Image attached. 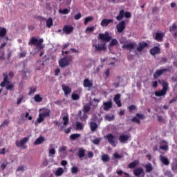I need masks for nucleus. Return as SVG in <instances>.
<instances>
[{"label": "nucleus", "mask_w": 177, "mask_h": 177, "mask_svg": "<svg viewBox=\"0 0 177 177\" xmlns=\"http://www.w3.org/2000/svg\"><path fill=\"white\" fill-rule=\"evenodd\" d=\"M158 82L162 85V90L159 91H156L155 95L158 96V97H161V96H164V95H167V91H168V82H167L165 80H158Z\"/></svg>", "instance_id": "1"}, {"label": "nucleus", "mask_w": 177, "mask_h": 177, "mask_svg": "<svg viewBox=\"0 0 177 177\" xmlns=\"http://www.w3.org/2000/svg\"><path fill=\"white\" fill-rule=\"evenodd\" d=\"M42 44H44V39L41 38L38 39L35 37H32L28 42V45H34V46H36V48H37V49H39V50L45 48V46Z\"/></svg>", "instance_id": "2"}, {"label": "nucleus", "mask_w": 177, "mask_h": 177, "mask_svg": "<svg viewBox=\"0 0 177 177\" xmlns=\"http://www.w3.org/2000/svg\"><path fill=\"white\" fill-rule=\"evenodd\" d=\"M73 62V56L70 55L68 57H64L58 61L59 66L62 68H64V67H67V66H70V63Z\"/></svg>", "instance_id": "3"}, {"label": "nucleus", "mask_w": 177, "mask_h": 177, "mask_svg": "<svg viewBox=\"0 0 177 177\" xmlns=\"http://www.w3.org/2000/svg\"><path fill=\"white\" fill-rule=\"evenodd\" d=\"M3 75L4 77V79L3 81L1 83L0 86H1V88H5L6 84H10L8 77H10V78H13V77H15V73H13V71H10L8 74V73H3Z\"/></svg>", "instance_id": "4"}, {"label": "nucleus", "mask_w": 177, "mask_h": 177, "mask_svg": "<svg viewBox=\"0 0 177 177\" xmlns=\"http://www.w3.org/2000/svg\"><path fill=\"white\" fill-rule=\"evenodd\" d=\"M170 68H171L170 67H168L167 68L156 70V71L153 74V78L155 80H157L159 77H161V75H162L164 73H167V71H169Z\"/></svg>", "instance_id": "5"}, {"label": "nucleus", "mask_w": 177, "mask_h": 177, "mask_svg": "<svg viewBox=\"0 0 177 177\" xmlns=\"http://www.w3.org/2000/svg\"><path fill=\"white\" fill-rule=\"evenodd\" d=\"M93 48H95V52H102V50H106V49H107L105 42H102L100 44H93Z\"/></svg>", "instance_id": "6"}, {"label": "nucleus", "mask_w": 177, "mask_h": 177, "mask_svg": "<svg viewBox=\"0 0 177 177\" xmlns=\"http://www.w3.org/2000/svg\"><path fill=\"white\" fill-rule=\"evenodd\" d=\"M28 140H30V138L26 137V138H24L20 141H16L15 145L17 147H23L24 149H26V147H24V145H26V143H27Z\"/></svg>", "instance_id": "7"}, {"label": "nucleus", "mask_w": 177, "mask_h": 177, "mask_svg": "<svg viewBox=\"0 0 177 177\" xmlns=\"http://www.w3.org/2000/svg\"><path fill=\"white\" fill-rule=\"evenodd\" d=\"M126 28V24H125V21L122 20L121 21L118 25H116V29L118 32L121 34L122 31H124Z\"/></svg>", "instance_id": "8"}, {"label": "nucleus", "mask_w": 177, "mask_h": 177, "mask_svg": "<svg viewBox=\"0 0 177 177\" xmlns=\"http://www.w3.org/2000/svg\"><path fill=\"white\" fill-rule=\"evenodd\" d=\"M135 46H136V42H129L128 44H124L122 45V49H127V50H133V49H135Z\"/></svg>", "instance_id": "9"}, {"label": "nucleus", "mask_w": 177, "mask_h": 177, "mask_svg": "<svg viewBox=\"0 0 177 177\" xmlns=\"http://www.w3.org/2000/svg\"><path fill=\"white\" fill-rule=\"evenodd\" d=\"M98 39H101V41H106V42H110V41H111V37L109 35V32L105 34L100 33Z\"/></svg>", "instance_id": "10"}, {"label": "nucleus", "mask_w": 177, "mask_h": 177, "mask_svg": "<svg viewBox=\"0 0 177 177\" xmlns=\"http://www.w3.org/2000/svg\"><path fill=\"white\" fill-rule=\"evenodd\" d=\"M106 138L109 143H110L113 147H115V136L111 133H109L106 136Z\"/></svg>", "instance_id": "11"}, {"label": "nucleus", "mask_w": 177, "mask_h": 177, "mask_svg": "<svg viewBox=\"0 0 177 177\" xmlns=\"http://www.w3.org/2000/svg\"><path fill=\"white\" fill-rule=\"evenodd\" d=\"M165 37V32H156L154 36V39L158 42H162V39Z\"/></svg>", "instance_id": "12"}, {"label": "nucleus", "mask_w": 177, "mask_h": 177, "mask_svg": "<svg viewBox=\"0 0 177 177\" xmlns=\"http://www.w3.org/2000/svg\"><path fill=\"white\" fill-rule=\"evenodd\" d=\"M129 138H131L129 135L122 134L119 136L118 139L120 143H127L129 140Z\"/></svg>", "instance_id": "13"}, {"label": "nucleus", "mask_w": 177, "mask_h": 177, "mask_svg": "<svg viewBox=\"0 0 177 177\" xmlns=\"http://www.w3.org/2000/svg\"><path fill=\"white\" fill-rule=\"evenodd\" d=\"M114 20L112 19H103L100 23V26L102 27H107L109 24H111V23H113Z\"/></svg>", "instance_id": "14"}, {"label": "nucleus", "mask_w": 177, "mask_h": 177, "mask_svg": "<svg viewBox=\"0 0 177 177\" xmlns=\"http://www.w3.org/2000/svg\"><path fill=\"white\" fill-rule=\"evenodd\" d=\"M149 52L151 56H156V55L161 53V49L158 46H154L153 48L150 49Z\"/></svg>", "instance_id": "15"}, {"label": "nucleus", "mask_w": 177, "mask_h": 177, "mask_svg": "<svg viewBox=\"0 0 177 177\" xmlns=\"http://www.w3.org/2000/svg\"><path fill=\"white\" fill-rule=\"evenodd\" d=\"M83 86L84 88H92L93 86V81L86 78L83 82Z\"/></svg>", "instance_id": "16"}, {"label": "nucleus", "mask_w": 177, "mask_h": 177, "mask_svg": "<svg viewBox=\"0 0 177 177\" xmlns=\"http://www.w3.org/2000/svg\"><path fill=\"white\" fill-rule=\"evenodd\" d=\"M147 46H149V44H147V42H140L138 44V47H137V50L138 52H142V50H143V49H145V48H147Z\"/></svg>", "instance_id": "17"}, {"label": "nucleus", "mask_w": 177, "mask_h": 177, "mask_svg": "<svg viewBox=\"0 0 177 177\" xmlns=\"http://www.w3.org/2000/svg\"><path fill=\"white\" fill-rule=\"evenodd\" d=\"M63 31L66 32V34H71V32L74 31V27L70 25H65L63 28Z\"/></svg>", "instance_id": "18"}, {"label": "nucleus", "mask_w": 177, "mask_h": 177, "mask_svg": "<svg viewBox=\"0 0 177 177\" xmlns=\"http://www.w3.org/2000/svg\"><path fill=\"white\" fill-rule=\"evenodd\" d=\"M62 91L64 92L65 96H67V95H70L71 93V88L68 86H66V84L62 85Z\"/></svg>", "instance_id": "19"}, {"label": "nucleus", "mask_w": 177, "mask_h": 177, "mask_svg": "<svg viewBox=\"0 0 177 177\" xmlns=\"http://www.w3.org/2000/svg\"><path fill=\"white\" fill-rule=\"evenodd\" d=\"M111 107H113V102H111V100L106 102H104V110L105 111H109Z\"/></svg>", "instance_id": "20"}, {"label": "nucleus", "mask_w": 177, "mask_h": 177, "mask_svg": "<svg viewBox=\"0 0 177 177\" xmlns=\"http://www.w3.org/2000/svg\"><path fill=\"white\" fill-rule=\"evenodd\" d=\"M77 156L80 160H82L85 157V149L84 148H80L77 152Z\"/></svg>", "instance_id": "21"}, {"label": "nucleus", "mask_w": 177, "mask_h": 177, "mask_svg": "<svg viewBox=\"0 0 177 177\" xmlns=\"http://www.w3.org/2000/svg\"><path fill=\"white\" fill-rule=\"evenodd\" d=\"M160 160L162 164H164V165H169V160H168V158H167L165 156L160 155Z\"/></svg>", "instance_id": "22"}, {"label": "nucleus", "mask_w": 177, "mask_h": 177, "mask_svg": "<svg viewBox=\"0 0 177 177\" xmlns=\"http://www.w3.org/2000/svg\"><path fill=\"white\" fill-rule=\"evenodd\" d=\"M124 15H125V11L124 10H121L119 12V15L116 17V20H118V21H120V20H122L124 19Z\"/></svg>", "instance_id": "23"}, {"label": "nucleus", "mask_w": 177, "mask_h": 177, "mask_svg": "<svg viewBox=\"0 0 177 177\" xmlns=\"http://www.w3.org/2000/svg\"><path fill=\"white\" fill-rule=\"evenodd\" d=\"M43 142H45V138L42 136L39 137L34 142L35 146H38V145H41Z\"/></svg>", "instance_id": "24"}, {"label": "nucleus", "mask_w": 177, "mask_h": 177, "mask_svg": "<svg viewBox=\"0 0 177 177\" xmlns=\"http://www.w3.org/2000/svg\"><path fill=\"white\" fill-rule=\"evenodd\" d=\"M90 128H91V132H95L96 129L99 128V126L95 122H91L90 123Z\"/></svg>", "instance_id": "25"}, {"label": "nucleus", "mask_w": 177, "mask_h": 177, "mask_svg": "<svg viewBox=\"0 0 177 177\" xmlns=\"http://www.w3.org/2000/svg\"><path fill=\"white\" fill-rule=\"evenodd\" d=\"M70 10H71V8L70 7L64 10L59 9V13H61V15H68V13H70Z\"/></svg>", "instance_id": "26"}, {"label": "nucleus", "mask_w": 177, "mask_h": 177, "mask_svg": "<svg viewBox=\"0 0 177 177\" xmlns=\"http://www.w3.org/2000/svg\"><path fill=\"white\" fill-rule=\"evenodd\" d=\"M34 100L37 103H41V102H42V100H44V98H42V97H41V95L39 94H36L34 97Z\"/></svg>", "instance_id": "27"}, {"label": "nucleus", "mask_w": 177, "mask_h": 177, "mask_svg": "<svg viewBox=\"0 0 177 177\" xmlns=\"http://www.w3.org/2000/svg\"><path fill=\"white\" fill-rule=\"evenodd\" d=\"M46 27H48V28H50V27H52V26H53V19L48 18L46 21Z\"/></svg>", "instance_id": "28"}, {"label": "nucleus", "mask_w": 177, "mask_h": 177, "mask_svg": "<svg viewBox=\"0 0 177 177\" xmlns=\"http://www.w3.org/2000/svg\"><path fill=\"white\" fill-rule=\"evenodd\" d=\"M139 164V161L138 160H134L133 162H131L129 165V168H130L131 169H133V168H136V166Z\"/></svg>", "instance_id": "29"}, {"label": "nucleus", "mask_w": 177, "mask_h": 177, "mask_svg": "<svg viewBox=\"0 0 177 177\" xmlns=\"http://www.w3.org/2000/svg\"><path fill=\"white\" fill-rule=\"evenodd\" d=\"M44 118L46 117H50V110L48 109H46L44 113H40Z\"/></svg>", "instance_id": "30"}, {"label": "nucleus", "mask_w": 177, "mask_h": 177, "mask_svg": "<svg viewBox=\"0 0 177 177\" xmlns=\"http://www.w3.org/2000/svg\"><path fill=\"white\" fill-rule=\"evenodd\" d=\"M78 138H81V134L80 133H73L70 136L71 140H77Z\"/></svg>", "instance_id": "31"}, {"label": "nucleus", "mask_w": 177, "mask_h": 177, "mask_svg": "<svg viewBox=\"0 0 177 177\" xmlns=\"http://www.w3.org/2000/svg\"><path fill=\"white\" fill-rule=\"evenodd\" d=\"M64 172V170L63 169V168L59 167L55 171V175H56V176H62V175H63Z\"/></svg>", "instance_id": "32"}, {"label": "nucleus", "mask_w": 177, "mask_h": 177, "mask_svg": "<svg viewBox=\"0 0 177 177\" xmlns=\"http://www.w3.org/2000/svg\"><path fill=\"white\" fill-rule=\"evenodd\" d=\"M6 32H7L6 28L0 27V37H5V35H6Z\"/></svg>", "instance_id": "33"}, {"label": "nucleus", "mask_w": 177, "mask_h": 177, "mask_svg": "<svg viewBox=\"0 0 177 177\" xmlns=\"http://www.w3.org/2000/svg\"><path fill=\"white\" fill-rule=\"evenodd\" d=\"M102 160L104 162H107L110 161V156H109L107 154H104L102 156Z\"/></svg>", "instance_id": "34"}, {"label": "nucleus", "mask_w": 177, "mask_h": 177, "mask_svg": "<svg viewBox=\"0 0 177 177\" xmlns=\"http://www.w3.org/2000/svg\"><path fill=\"white\" fill-rule=\"evenodd\" d=\"M63 124L64 127H67V124H68V115H65L62 118Z\"/></svg>", "instance_id": "35"}, {"label": "nucleus", "mask_w": 177, "mask_h": 177, "mask_svg": "<svg viewBox=\"0 0 177 177\" xmlns=\"http://www.w3.org/2000/svg\"><path fill=\"white\" fill-rule=\"evenodd\" d=\"M146 172H151L153 171V166H151V164L149 163L145 165Z\"/></svg>", "instance_id": "36"}, {"label": "nucleus", "mask_w": 177, "mask_h": 177, "mask_svg": "<svg viewBox=\"0 0 177 177\" xmlns=\"http://www.w3.org/2000/svg\"><path fill=\"white\" fill-rule=\"evenodd\" d=\"M44 120H45V118L41 113H39V117L37 119V122L38 124H41V122H44Z\"/></svg>", "instance_id": "37"}, {"label": "nucleus", "mask_w": 177, "mask_h": 177, "mask_svg": "<svg viewBox=\"0 0 177 177\" xmlns=\"http://www.w3.org/2000/svg\"><path fill=\"white\" fill-rule=\"evenodd\" d=\"M76 128L77 129H79V130H82L84 129V124H82V123H81L80 122H76Z\"/></svg>", "instance_id": "38"}, {"label": "nucleus", "mask_w": 177, "mask_h": 177, "mask_svg": "<svg viewBox=\"0 0 177 177\" xmlns=\"http://www.w3.org/2000/svg\"><path fill=\"white\" fill-rule=\"evenodd\" d=\"M92 20H93V17H87L84 19V24L85 26H86V24H88V23H89V21H92Z\"/></svg>", "instance_id": "39"}, {"label": "nucleus", "mask_w": 177, "mask_h": 177, "mask_svg": "<svg viewBox=\"0 0 177 177\" xmlns=\"http://www.w3.org/2000/svg\"><path fill=\"white\" fill-rule=\"evenodd\" d=\"M115 45H118V41L116 39H113L109 44V46H115Z\"/></svg>", "instance_id": "40"}, {"label": "nucleus", "mask_w": 177, "mask_h": 177, "mask_svg": "<svg viewBox=\"0 0 177 177\" xmlns=\"http://www.w3.org/2000/svg\"><path fill=\"white\" fill-rule=\"evenodd\" d=\"M132 122H136V124H140V119L138 117H133L131 119Z\"/></svg>", "instance_id": "41"}, {"label": "nucleus", "mask_w": 177, "mask_h": 177, "mask_svg": "<svg viewBox=\"0 0 177 177\" xmlns=\"http://www.w3.org/2000/svg\"><path fill=\"white\" fill-rule=\"evenodd\" d=\"M136 117H138V120H145L146 118L145 115L140 113H136Z\"/></svg>", "instance_id": "42"}, {"label": "nucleus", "mask_w": 177, "mask_h": 177, "mask_svg": "<svg viewBox=\"0 0 177 177\" xmlns=\"http://www.w3.org/2000/svg\"><path fill=\"white\" fill-rule=\"evenodd\" d=\"M95 31V27L91 26V27H87L86 29V32H93Z\"/></svg>", "instance_id": "43"}, {"label": "nucleus", "mask_w": 177, "mask_h": 177, "mask_svg": "<svg viewBox=\"0 0 177 177\" xmlns=\"http://www.w3.org/2000/svg\"><path fill=\"white\" fill-rule=\"evenodd\" d=\"M105 120L107 121H113V120H114V115H107L105 116Z\"/></svg>", "instance_id": "44"}, {"label": "nucleus", "mask_w": 177, "mask_h": 177, "mask_svg": "<svg viewBox=\"0 0 177 177\" xmlns=\"http://www.w3.org/2000/svg\"><path fill=\"white\" fill-rule=\"evenodd\" d=\"M171 169L172 171H177V162H174L171 164Z\"/></svg>", "instance_id": "45"}, {"label": "nucleus", "mask_w": 177, "mask_h": 177, "mask_svg": "<svg viewBox=\"0 0 177 177\" xmlns=\"http://www.w3.org/2000/svg\"><path fill=\"white\" fill-rule=\"evenodd\" d=\"M9 122H10L9 120L6 119L3 122V123L0 125V128H1V127H6V125H9Z\"/></svg>", "instance_id": "46"}, {"label": "nucleus", "mask_w": 177, "mask_h": 177, "mask_svg": "<svg viewBox=\"0 0 177 177\" xmlns=\"http://www.w3.org/2000/svg\"><path fill=\"white\" fill-rule=\"evenodd\" d=\"M160 150H165V151H168V150H169V147H168V145H161V146L160 147Z\"/></svg>", "instance_id": "47"}, {"label": "nucleus", "mask_w": 177, "mask_h": 177, "mask_svg": "<svg viewBox=\"0 0 177 177\" xmlns=\"http://www.w3.org/2000/svg\"><path fill=\"white\" fill-rule=\"evenodd\" d=\"M71 97H72L73 100H80V95L78 94H72Z\"/></svg>", "instance_id": "48"}, {"label": "nucleus", "mask_w": 177, "mask_h": 177, "mask_svg": "<svg viewBox=\"0 0 177 177\" xmlns=\"http://www.w3.org/2000/svg\"><path fill=\"white\" fill-rule=\"evenodd\" d=\"M128 110L131 112L133 111V110H136V106L135 105H130L129 107H128Z\"/></svg>", "instance_id": "49"}, {"label": "nucleus", "mask_w": 177, "mask_h": 177, "mask_svg": "<svg viewBox=\"0 0 177 177\" xmlns=\"http://www.w3.org/2000/svg\"><path fill=\"white\" fill-rule=\"evenodd\" d=\"M120 97H121V95H120V94H116V95L114 96V98H113L114 102H118V100H120Z\"/></svg>", "instance_id": "50"}, {"label": "nucleus", "mask_w": 177, "mask_h": 177, "mask_svg": "<svg viewBox=\"0 0 177 177\" xmlns=\"http://www.w3.org/2000/svg\"><path fill=\"white\" fill-rule=\"evenodd\" d=\"M13 88H15V85L13 84H8V86H6V88L7 89V91H12Z\"/></svg>", "instance_id": "51"}, {"label": "nucleus", "mask_w": 177, "mask_h": 177, "mask_svg": "<svg viewBox=\"0 0 177 177\" xmlns=\"http://www.w3.org/2000/svg\"><path fill=\"white\" fill-rule=\"evenodd\" d=\"M71 172L73 174H77L78 172V167L74 166L71 168Z\"/></svg>", "instance_id": "52"}, {"label": "nucleus", "mask_w": 177, "mask_h": 177, "mask_svg": "<svg viewBox=\"0 0 177 177\" xmlns=\"http://www.w3.org/2000/svg\"><path fill=\"white\" fill-rule=\"evenodd\" d=\"M35 92H37V88H32V87H30V92H29L28 95H31L32 93H35Z\"/></svg>", "instance_id": "53"}, {"label": "nucleus", "mask_w": 177, "mask_h": 177, "mask_svg": "<svg viewBox=\"0 0 177 177\" xmlns=\"http://www.w3.org/2000/svg\"><path fill=\"white\" fill-rule=\"evenodd\" d=\"M152 13L156 15V13H158V7L155 6L152 8Z\"/></svg>", "instance_id": "54"}, {"label": "nucleus", "mask_w": 177, "mask_h": 177, "mask_svg": "<svg viewBox=\"0 0 177 177\" xmlns=\"http://www.w3.org/2000/svg\"><path fill=\"white\" fill-rule=\"evenodd\" d=\"M89 110H91V106H84V113H88Z\"/></svg>", "instance_id": "55"}, {"label": "nucleus", "mask_w": 177, "mask_h": 177, "mask_svg": "<svg viewBox=\"0 0 177 177\" xmlns=\"http://www.w3.org/2000/svg\"><path fill=\"white\" fill-rule=\"evenodd\" d=\"M105 78H109L110 75V69H106L104 72Z\"/></svg>", "instance_id": "56"}, {"label": "nucleus", "mask_w": 177, "mask_h": 177, "mask_svg": "<svg viewBox=\"0 0 177 177\" xmlns=\"http://www.w3.org/2000/svg\"><path fill=\"white\" fill-rule=\"evenodd\" d=\"M176 28H177L176 24H174L172 26L169 28V31H175Z\"/></svg>", "instance_id": "57"}, {"label": "nucleus", "mask_w": 177, "mask_h": 177, "mask_svg": "<svg viewBox=\"0 0 177 177\" xmlns=\"http://www.w3.org/2000/svg\"><path fill=\"white\" fill-rule=\"evenodd\" d=\"M93 145H99L100 143V139L99 138H95L93 140Z\"/></svg>", "instance_id": "58"}, {"label": "nucleus", "mask_w": 177, "mask_h": 177, "mask_svg": "<svg viewBox=\"0 0 177 177\" xmlns=\"http://www.w3.org/2000/svg\"><path fill=\"white\" fill-rule=\"evenodd\" d=\"M24 99V97L21 96L19 98L17 99V104H20L21 102H23V100Z\"/></svg>", "instance_id": "59"}, {"label": "nucleus", "mask_w": 177, "mask_h": 177, "mask_svg": "<svg viewBox=\"0 0 177 177\" xmlns=\"http://www.w3.org/2000/svg\"><path fill=\"white\" fill-rule=\"evenodd\" d=\"M49 154H53V156H55L56 154V150L55 148L49 149Z\"/></svg>", "instance_id": "60"}, {"label": "nucleus", "mask_w": 177, "mask_h": 177, "mask_svg": "<svg viewBox=\"0 0 177 177\" xmlns=\"http://www.w3.org/2000/svg\"><path fill=\"white\" fill-rule=\"evenodd\" d=\"M131 16H132V15L129 12H124V17L127 19H130Z\"/></svg>", "instance_id": "61"}, {"label": "nucleus", "mask_w": 177, "mask_h": 177, "mask_svg": "<svg viewBox=\"0 0 177 177\" xmlns=\"http://www.w3.org/2000/svg\"><path fill=\"white\" fill-rule=\"evenodd\" d=\"M81 17H82L81 12H79L78 14L75 15V20H80Z\"/></svg>", "instance_id": "62"}, {"label": "nucleus", "mask_w": 177, "mask_h": 177, "mask_svg": "<svg viewBox=\"0 0 177 177\" xmlns=\"http://www.w3.org/2000/svg\"><path fill=\"white\" fill-rule=\"evenodd\" d=\"M113 157H114L115 158H122V156L118 154V153H115L113 154Z\"/></svg>", "instance_id": "63"}, {"label": "nucleus", "mask_w": 177, "mask_h": 177, "mask_svg": "<svg viewBox=\"0 0 177 177\" xmlns=\"http://www.w3.org/2000/svg\"><path fill=\"white\" fill-rule=\"evenodd\" d=\"M165 175L168 177H174V176L172 175V173L171 171H166L165 173Z\"/></svg>", "instance_id": "64"}]
</instances>
